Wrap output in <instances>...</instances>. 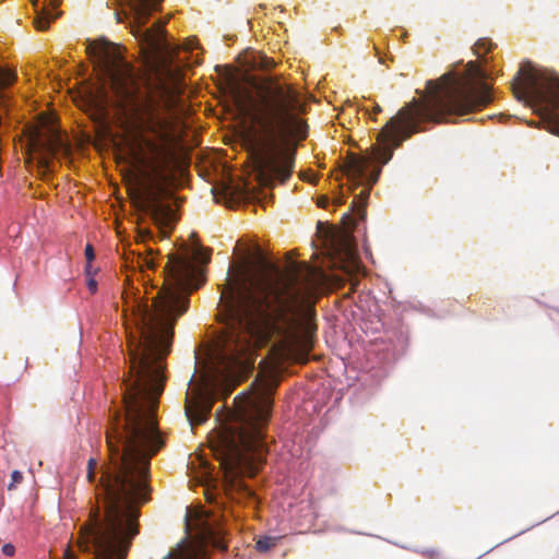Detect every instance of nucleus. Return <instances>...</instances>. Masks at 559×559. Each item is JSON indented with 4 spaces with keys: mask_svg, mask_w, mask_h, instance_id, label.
Segmentation results:
<instances>
[{
    "mask_svg": "<svg viewBox=\"0 0 559 559\" xmlns=\"http://www.w3.org/2000/svg\"><path fill=\"white\" fill-rule=\"evenodd\" d=\"M465 93L462 88L461 91L454 88L444 96L414 98L405 104L380 131L378 139L384 144V147L378 148L376 159L381 165L386 164L392 158L393 150L412 135L425 131L421 123H439L447 120L449 112L466 111L468 105L464 103Z\"/></svg>",
    "mask_w": 559,
    "mask_h": 559,
    "instance_id": "6",
    "label": "nucleus"
},
{
    "mask_svg": "<svg viewBox=\"0 0 559 559\" xmlns=\"http://www.w3.org/2000/svg\"><path fill=\"white\" fill-rule=\"evenodd\" d=\"M29 142L41 154L38 164L44 171H52V157L71 154V146L61 131L48 123L35 128L29 135Z\"/></svg>",
    "mask_w": 559,
    "mask_h": 559,
    "instance_id": "10",
    "label": "nucleus"
},
{
    "mask_svg": "<svg viewBox=\"0 0 559 559\" xmlns=\"http://www.w3.org/2000/svg\"><path fill=\"white\" fill-rule=\"evenodd\" d=\"M96 468H97V461L95 459L91 457L87 462V473H86V478L90 483L95 481Z\"/></svg>",
    "mask_w": 559,
    "mask_h": 559,
    "instance_id": "19",
    "label": "nucleus"
},
{
    "mask_svg": "<svg viewBox=\"0 0 559 559\" xmlns=\"http://www.w3.org/2000/svg\"><path fill=\"white\" fill-rule=\"evenodd\" d=\"M278 383L275 370L259 373L250 391L235 397L236 409L210 435L211 451L226 476L253 477L265 462V427Z\"/></svg>",
    "mask_w": 559,
    "mask_h": 559,
    "instance_id": "5",
    "label": "nucleus"
},
{
    "mask_svg": "<svg viewBox=\"0 0 559 559\" xmlns=\"http://www.w3.org/2000/svg\"><path fill=\"white\" fill-rule=\"evenodd\" d=\"M199 550L192 546H181L171 551L164 559H198Z\"/></svg>",
    "mask_w": 559,
    "mask_h": 559,
    "instance_id": "16",
    "label": "nucleus"
},
{
    "mask_svg": "<svg viewBox=\"0 0 559 559\" xmlns=\"http://www.w3.org/2000/svg\"><path fill=\"white\" fill-rule=\"evenodd\" d=\"M253 88L243 99L238 95L237 105L251 122L245 141L259 185L273 188L276 181L284 183L290 178L295 165V150L282 147L281 141L308 135V126L299 117L305 104L293 85L273 78L255 83Z\"/></svg>",
    "mask_w": 559,
    "mask_h": 559,
    "instance_id": "4",
    "label": "nucleus"
},
{
    "mask_svg": "<svg viewBox=\"0 0 559 559\" xmlns=\"http://www.w3.org/2000/svg\"><path fill=\"white\" fill-rule=\"evenodd\" d=\"M518 99L539 105L548 118V129L559 135V76L549 70L537 69L531 62L521 66L511 84Z\"/></svg>",
    "mask_w": 559,
    "mask_h": 559,
    "instance_id": "8",
    "label": "nucleus"
},
{
    "mask_svg": "<svg viewBox=\"0 0 559 559\" xmlns=\"http://www.w3.org/2000/svg\"><path fill=\"white\" fill-rule=\"evenodd\" d=\"M16 80L14 70L0 67V104L5 105L9 96L4 93V88L11 86Z\"/></svg>",
    "mask_w": 559,
    "mask_h": 559,
    "instance_id": "15",
    "label": "nucleus"
},
{
    "mask_svg": "<svg viewBox=\"0 0 559 559\" xmlns=\"http://www.w3.org/2000/svg\"><path fill=\"white\" fill-rule=\"evenodd\" d=\"M143 262L147 269H154L156 266V263L153 258L146 257L144 258Z\"/></svg>",
    "mask_w": 559,
    "mask_h": 559,
    "instance_id": "24",
    "label": "nucleus"
},
{
    "mask_svg": "<svg viewBox=\"0 0 559 559\" xmlns=\"http://www.w3.org/2000/svg\"><path fill=\"white\" fill-rule=\"evenodd\" d=\"M371 165L369 157H359L355 154L348 155L344 173L352 185V189L364 186L359 194L352 202V211L355 212L359 218H364L365 205L370 195L371 187L378 181L381 174V166H376L371 173L368 169Z\"/></svg>",
    "mask_w": 559,
    "mask_h": 559,
    "instance_id": "9",
    "label": "nucleus"
},
{
    "mask_svg": "<svg viewBox=\"0 0 559 559\" xmlns=\"http://www.w3.org/2000/svg\"><path fill=\"white\" fill-rule=\"evenodd\" d=\"M495 47L496 45L488 38H479L473 48L479 62L468 61L463 76L459 78L454 73H448L441 76V83L427 82V88L430 92L428 97L444 96L454 88L460 91L462 88L466 92L464 103H467L468 109L464 112H449L447 116H465L492 102L491 86L485 82L490 78V72L483 67L489 61L485 56Z\"/></svg>",
    "mask_w": 559,
    "mask_h": 559,
    "instance_id": "7",
    "label": "nucleus"
},
{
    "mask_svg": "<svg viewBox=\"0 0 559 559\" xmlns=\"http://www.w3.org/2000/svg\"><path fill=\"white\" fill-rule=\"evenodd\" d=\"M85 258H86V267H85V271L88 275H91L92 273V266H91V263L94 261L95 259V252H94V248L92 245L87 243L86 247H85Z\"/></svg>",
    "mask_w": 559,
    "mask_h": 559,
    "instance_id": "18",
    "label": "nucleus"
},
{
    "mask_svg": "<svg viewBox=\"0 0 559 559\" xmlns=\"http://www.w3.org/2000/svg\"><path fill=\"white\" fill-rule=\"evenodd\" d=\"M243 491L245 493L250 497V498H253L254 497V493L251 489H249L248 487H243Z\"/></svg>",
    "mask_w": 559,
    "mask_h": 559,
    "instance_id": "29",
    "label": "nucleus"
},
{
    "mask_svg": "<svg viewBox=\"0 0 559 559\" xmlns=\"http://www.w3.org/2000/svg\"><path fill=\"white\" fill-rule=\"evenodd\" d=\"M87 287L91 290V293L94 294L96 292V289H97L96 281L93 280V278H90L88 282H87Z\"/></svg>",
    "mask_w": 559,
    "mask_h": 559,
    "instance_id": "25",
    "label": "nucleus"
},
{
    "mask_svg": "<svg viewBox=\"0 0 559 559\" xmlns=\"http://www.w3.org/2000/svg\"><path fill=\"white\" fill-rule=\"evenodd\" d=\"M214 392L207 389H195L190 395L187 393L185 412L191 425L204 423L213 407Z\"/></svg>",
    "mask_w": 559,
    "mask_h": 559,
    "instance_id": "11",
    "label": "nucleus"
},
{
    "mask_svg": "<svg viewBox=\"0 0 559 559\" xmlns=\"http://www.w3.org/2000/svg\"><path fill=\"white\" fill-rule=\"evenodd\" d=\"M86 51L100 81L114 93V106L127 127L135 132L134 157L145 169L146 177L138 192L139 206L151 215L163 237H167L165 228L175 222V213L162 199L171 195L165 185L177 162L169 122L158 114L119 46L102 38L91 41Z\"/></svg>",
    "mask_w": 559,
    "mask_h": 559,
    "instance_id": "3",
    "label": "nucleus"
},
{
    "mask_svg": "<svg viewBox=\"0 0 559 559\" xmlns=\"http://www.w3.org/2000/svg\"><path fill=\"white\" fill-rule=\"evenodd\" d=\"M235 194H237L238 198L248 199L250 195V192L247 188H243V189L238 188L237 191L235 192Z\"/></svg>",
    "mask_w": 559,
    "mask_h": 559,
    "instance_id": "23",
    "label": "nucleus"
},
{
    "mask_svg": "<svg viewBox=\"0 0 559 559\" xmlns=\"http://www.w3.org/2000/svg\"><path fill=\"white\" fill-rule=\"evenodd\" d=\"M329 203V199L326 197H321L318 201V205L320 207H325Z\"/></svg>",
    "mask_w": 559,
    "mask_h": 559,
    "instance_id": "26",
    "label": "nucleus"
},
{
    "mask_svg": "<svg viewBox=\"0 0 559 559\" xmlns=\"http://www.w3.org/2000/svg\"><path fill=\"white\" fill-rule=\"evenodd\" d=\"M183 313H133L123 377L124 417L115 415L106 433L109 463L102 467L98 504L80 530V548L92 559H126L139 534V503L147 500L150 462L164 445L155 420L164 390L165 360L174 326Z\"/></svg>",
    "mask_w": 559,
    "mask_h": 559,
    "instance_id": "1",
    "label": "nucleus"
},
{
    "mask_svg": "<svg viewBox=\"0 0 559 559\" xmlns=\"http://www.w3.org/2000/svg\"><path fill=\"white\" fill-rule=\"evenodd\" d=\"M14 551H15V548L12 544H5L2 546V552L8 557L13 556Z\"/></svg>",
    "mask_w": 559,
    "mask_h": 559,
    "instance_id": "22",
    "label": "nucleus"
},
{
    "mask_svg": "<svg viewBox=\"0 0 559 559\" xmlns=\"http://www.w3.org/2000/svg\"><path fill=\"white\" fill-rule=\"evenodd\" d=\"M23 480V474L20 471H13L11 474V483L8 486L9 490H13L16 488L19 484Z\"/></svg>",
    "mask_w": 559,
    "mask_h": 559,
    "instance_id": "20",
    "label": "nucleus"
},
{
    "mask_svg": "<svg viewBox=\"0 0 559 559\" xmlns=\"http://www.w3.org/2000/svg\"><path fill=\"white\" fill-rule=\"evenodd\" d=\"M300 178H301L302 180H305V181H310V180H311L310 176H309V175H307V174H305V173H301V174H300Z\"/></svg>",
    "mask_w": 559,
    "mask_h": 559,
    "instance_id": "30",
    "label": "nucleus"
},
{
    "mask_svg": "<svg viewBox=\"0 0 559 559\" xmlns=\"http://www.w3.org/2000/svg\"><path fill=\"white\" fill-rule=\"evenodd\" d=\"M380 111H381V108H380V106H379V105H377V106L374 107V112H380Z\"/></svg>",
    "mask_w": 559,
    "mask_h": 559,
    "instance_id": "32",
    "label": "nucleus"
},
{
    "mask_svg": "<svg viewBox=\"0 0 559 559\" xmlns=\"http://www.w3.org/2000/svg\"><path fill=\"white\" fill-rule=\"evenodd\" d=\"M165 29L163 25H157L155 28H147L143 33V40L147 48L153 52H162L166 50Z\"/></svg>",
    "mask_w": 559,
    "mask_h": 559,
    "instance_id": "13",
    "label": "nucleus"
},
{
    "mask_svg": "<svg viewBox=\"0 0 559 559\" xmlns=\"http://www.w3.org/2000/svg\"><path fill=\"white\" fill-rule=\"evenodd\" d=\"M334 202H335V204L341 205L343 203V200L341 198H338Z\"/></svg>",
    "mask_w": 559,
    "mask_h": 559,
    "instance_id": "31",
    "label": "nucleus"
},
{
    "mask_svg": "<svg viewBox=\"0 0 559 559\" xmlns=\"http://www.w3.org/2000/svg\"><path fill=\"white\" fill-rule=\"evenodd\" d=\"M276 545V538L275 537H262L257 542V549L261 552L267 551L271 548H273Z\"/></svg>",
    "mask_w": 559,
    "mask_h": 559,
    "instance_id": "17",
    "label": "nucleus"
},
{
    "mask_svg": "<svg viewBox=\"0 0 559 559\" xmlns=\"http://www.w3.org/2000/svg\"><path fill=\"white\" fill-rule=\"evenodd\" d=\"M233 390H234V386H227L226 385L225 389H224V393H223L224 397L230 395Z\"/></svg>",
    "mask_w": 559,
    "mask_h": 559,
    "instance_id": "28",
    "label": "nucleus"
},
{
    "mask_svg": "<svg viewBox=\"0 0 559 559\" xmlns=\"http://www.w3.org/2000/svg\"><path fill=\"white\" fill-rule=\"evenodd\" d=\"M64 559H75V556L70 549H66L64 550Z\"/></svg>",
    "mask_w": 559,
    "mask_h": 559,
    "instance_id": "27",
    "label": "nucleus"
},
{
    "mask_svg": "<svg viewBox=\"0 0 559 559\" xmlns=\"http://www.w3.org/2000/svg\"><path fill=\"white\" fill-rule=\"evenodd\" d=\"M199 537L202 543L206 545H211L217 549L225 550L227 545L224 540V531L221 526H214L209 522L207 519L199 520Z\"/></svg>",
    "mask_w": 559,
    "mask_h": 559,
    "instance_id": "12",
    "label": "nucleus"
},
{
    "mask_svg": "<svg viewBox=\"0 0 559 559\" xmlns=\"http://www.w3.org/2000/svg\"><path fill=\"white\" fill-rule=\"evenodd\" d=\"M272 274L258 281L245 276L227 280L221 293L218 318L224 330L216 359L223 377L253 364L255 348L272 336L281 361L306 364L313 348V310L306 307L308 280L301 283L305 262L292 261L285 270L271 266Z\"/></svg>",
    "mask_w": 559,
    "mask_h": 559,
    "instance_id": "2",
    "label": "nucleus"
},
{
    "mask_svg": "<svg viewBox=\"0 0 559 559\" xmlns=\"http://www.w3.org/2000/svg\"><path fill=\"white\" fill-rule=\"evenodd\" d=\"M33 2H35V0H32Z\"/></svg>",
    "mask_w": 559,
    "mask_h": 559,
    "instance_id": "33",
    "label": "nucleus"
},
{
    "mask_svg": "<svg viewBox=\"0 0 559 559\" xmlns=\"http://www.w3.org/2000/svg\"><path fill=\"white\" fill-rule=\"evenodd\" d=\"M49 22L50 20L47 19L46 16L43 17V16H38L35 19L34 23H35V26L37 27V29L39 31H45L48 25H49Z\"/></svg>",
    "mask_w": 559,
    "mask_h": 559,
    "instance_id": "21",
    "label": "nucleus"
},
{
    "mask_svg": "<svg viewBox=\"0 0 559 559\" xmlns=\"http://www.w3.org/2000/svg\"><path fill=\"white\" fill-rule=\"evenodd\" d=\"M163 0H135V15L139 23L144 24L148 20L151 12L156 10Z\"/></svg>",
    "mask_w": 559,
    "mask_h": 559,
    "instance_id": "14",
    "label": "nucleus"
}]
</instances>
